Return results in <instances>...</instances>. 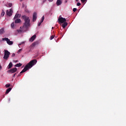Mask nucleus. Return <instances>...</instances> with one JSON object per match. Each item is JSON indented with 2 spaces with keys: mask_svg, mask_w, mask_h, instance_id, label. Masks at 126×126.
I'll use <instances>...</instances> for the list:
<instances>
[{
  "mask_svg": "<svg viewBox=\"0 0 126 126\" xmlns=\"http://www.w3.org/2000/svg\"><path fill=\"white\" fill-rule=\"evenodd\" d=\"M22 19L24 21V23L22 29V28L20 27V32H22L23 31L26 32L31 25L30 23V19L29 17L27 16L26 15L22 16Z\"/></svg>",
  "mask_w": 126,
  "mask_h": 126,
  "instance_id": "1",
  "label": "nucleus"
},
{
  "mask_svg": "<svg viewBox=\"0 0 126 126\" xmlns=\"http://www.w3.org/2000/svg\"><path fill=\"white\" fill-rule=\"evenodd\" d=\"M24 44V42H22L20 44H19V46H21V44Z\"/></svg>",
  "mask_w": 126,
  "mask_h": 126,
  "instance_id": "26",
  "label": "nucleus"
},
{
  "mask_svg": "<svg viewBox=\"0 0 126 126\" xmlns=\"http://www.w3.org/2000/svg\"><path fill=\"white\" fill-rule=\"evenodd\" d=\"M10 86V85L9 84H7L5 85L6 88H8Z\"/></svg>",
  "mask_w": 126,
  "mask_h": 126,
  "instance_id": "23",
  "label": "nucleus"
},
{
  "mask_svg": "<svg viewBox=\"0 0 126 126\" xmlns=\"http://www.w3.org/2000/svg\"><path fill=\"white\" fill-rule=\"evenodd\" d=\"M77 2H78V0H75Z\"/></svg>",
  "mask_w": 126,
  "mask_h": 126,
  "instance_id": "35",
  "label": "nucleus"
},
{
  "mask_svg": "<svg viewBox=\"0 0 126 126\" xmlns=\"http://www.w3.org/2000/svg\"><path fill=\"white\" fill-rule=\"evenodd\" d=\"M12 6V4L11 3H8L7 4V6L8 7H11Z\"/></svg>",
  "mask_w": 126,
  "mask_h": 126,
  "instance_id": "19",
  "label": "nucleus"
},
{
  "mask_svg": "<svg viewBox=\"0 0 126 126\" xmlns=\"http://www.w3.org/2000/svg\"><path fill=\"white\" fill-rule=\"evenodd\" d=\"M42 23H41L40 22L39 23H38V26H40L41 25Z\"/></svg>",
  "mask_w": 126,
  "mask_h": 126,
  "instance_id": "30",
  "label": "nucleus"
},
{
  "mask_svg": "<svg viewBox=\"0 0 126 126\" xmlns=\"http://www.w3.org/2000/svg\"><path fill=\"white\" fill-rule=\"evenodd\" d=\"M21 17V15L18 13H16V15H15V17H14V19L16 18H20Z\"/></svg>",
  "mask_w": 126,
  "mask_h": 126,
  "instance_id": "12",
  "label": "nucleus"
},
{
  "mask_svg": "<svg viewBox=\"0 0 126 126\" xmlns=\"http://www.w3.org/2000/svg\"><path fill=\"white\" fill-rule=\"evenodd\" d=\"M44 19H45L44 16H43L42 17V18H41V19L40 22H41V23H42L43 22Z\"/></svg>",
  "mask_w": 126,
  "mask_h": 126,
  "instance_id": "18",
  "label": "nucleus"
},
{
  "mask_svg": "<svg viewBox=\"0 0 126 126\" xmlns=\"http://www.w3.org/2000/svg\"><path fill=\"white\" fill-rule=\"evenodd\" d=\"M22 65V63H19L16 64V65H15V67H21Z\"/></svg>",
  "mask_w": 126,
  "mask_h": 126,
  "instance_id": "13",
  "label": "nucleus"
},
{
  "mask_svg": "<svg viewBox=\"0 0 126 126\" xmlns=\"http://www.w3.org/2000/svg\"><path fill=\"white\" fill-rule=\"evenodd\" d=\"M1 68H2V67H1V66L0 65V70L1 69Z\"/></svg>",
  "mask_w": 126,
  "mask_h": 126,
  "instance_id": "34",
  "label": "nucleus"
},
{
  "mask_svg": "<svg viewBox=\"0 0 126 126\" xmlns=\"http://www.w3.org/2000/svg\"><path fill=\"white\" fill-rule=\"evenodd\" d=\"M10 55V53L8 50H5L4 51V55L3 57V59L5 60H7L9 57Z\"/></svg>",
  "mask_w": 126,
  "mask_h": 126,
  "instance_id": "3",
  "label": "nucleus"
},
{
  "mask_svg": "<svg viewBox=\"0 0 126 126\" xmlns=\"http://www.w3.org/2000/svg\"><path fill=\"white\" fill-rule=\"evenodd\" d=\"M4 15H5V12H4V11L3 10H2V12H1V16L2 17H3V16H4Z\"/></svg>",
  "mask_w": 126,
  "mask_h": 126,
  "instance_id": "20",
  "label": "nucleus"
},
{
  "mask_svg": "<svg viewBox=\"0 0 126 126\" xmlns=\"http://www.w3.org/2000/svg\"><path fill=\"white\" fill-rule=\"evenodd\" d=\"M62 3V1L61 0H57L56 2V4L57 6L61 5Z\"/></svg>",
  "mask_w": 126,
  "mask_h": 126,
  "instance_id": "10",
  "label": "nucleus"
},
{
  "mask_svg": "<svg viewBox=\"0 0 126 126\" xmlns=\"http://www.w3.org/2000/svg\"><path fill=\"white\" fill-rule=\"evenodd\" d=\"M87 0H81V1L83 2H85L86 1H87Z\"/></svg>",
  "mask_w": 126,
  "mask_h": 126,
  "instance_id": "31",
  "label": "nucleus"
},
{
  "mask_svg": "<svg viewBox=\"0 0 126 126\" xmlns=\"http://www.w3.org/2000/svg\"><path fill=\"white\" fill-rule=\"evenodd\" d=\"M17 71V69L16 68H13L12 69H10V70H8V72L11 73H14Z\"/></svg>",
  "mask_w": 126,
  "mask_h": 126,
  "instance_id": "7",
  "label": "nucleus"
},
{
  "mask_svg": "<svg viewBox=\"0 0 126 126\" xmlns=\"http://www.w3.org/2000/svg\"><path fill=\"white\" fill-rule=\"evenodd\" d=\"M2 41H6L7 43L9 45H12L13 44V42L12 41H10V40L9 39H8V38H2Z\"/></svg>",
  "mask_w": 126,
  "mask_h": 126,
  "instance_id": "4",
  "label": "nucleus"
},
{
  "mask_svg": "<svg viewBox=\"0 0 126 126\" xmlns=\"http://www.w3.org/2000/svg\"><path fill=\"white\" fill-rule=\"evenodd\" d=\"M11 90H12V88H8V89H7L5 94H8L11 91Z\"/></svg>",
  "mask_w": 126,
  "mask_h": 126,
  "instance_id": "15",
  "label": "nucleus"
},
{
  "mask_svg": "<svg viewBox=\"0 0 126 126\" xmlns=\"http://www.w3.org/2000/svg\"><path fill=\"white\" fill-rule=\"evenodd\" d=\"M77 5L78 6H79L81 5V3H80V2H78V3H77Z\"/></svg>",
  "mask_w": 126,
  "mask_h": 126,
  "instance_id": "27",
  "label": "nucleus"
},
{
  "mask_svg": "<svg viewBox=\"0 0 126 126\" xmlns=\"http://www.w3.org/2000/svg\"><path fill=\"white\" fill-rule=\"evenodd\" d=\"M1 33H2V32H0V34H1Z\"/></svg>",
  "mask_w": 126,
  "mask_h": 126,
  "instance_id": "36",
  "label": "nucleus"
},
{
  "mask_svg": "<svg viewBox=\"0 0 126 126\" xmlns=\"http://www.w3.org/2000/svg\"><path fill=\"white\" fill-rule=\"evenodd\" d=\"M36 37V35L35 34L33 35L31 37V38L29 40L30 41H31V42H33L34 40L35 39Z\"/></svg>",
  "mask_w": 126,
  "mask_h": 126,
  "instance_id": "9",
  "label": "nucleus"
},
{
  "mask_svg": "<svg viewBox=\"0 0 126 126\" xmlns=\"http://www.w3.org/2000/svg\"><path fill=\"white\" fill-rule=\"evenodd\" d=\"M77 10V8H73V11H74V12H75Z\"/></svg>",
  "mask_w": 126,
  "mask_h": 126,
  "instance_id": "29",
  "label": "nucleus"
},
{
  "mask_svg": "<svg viewBox=\"0 0 126 126\" xmlns=\"http://www.w3.org/2000/svg\"><path fill=\"white\" fill-rule=\"evenodd\" d=\"M58 21H59V22L60 23H63L65 22L66 19H65V18L61 17V18H59L58 19Z\"/></svg>",
  "mask_w": 126,
  "mask_h": 126,
  "instance_id": "8",
  "label": "nucleus"
},
{
  "mask_svg": "<svg viewBox=\"0 0 126 126\" xmlns=\"http://www.w3.org/2000/svg\"><path fill=\"white\" fill-rule=\"evenodd\" d=\"M55 38V35H53L50 37V40H53V39Z\"/></svg>",
  "mask_w": 126,
  "mask_h": 126,
  "instance_id": "21",
  "label": "nucleus"
},
{
  "mask_svg": "<svg viewBox=\"0 0 126 126\" xmlns=\"http://www.w3.org/2000/svg\"><path fill=\"white\" fill-rule=\"evenodd\" d=\"M13 13V10L12 8L6 11V14L9 16H11L12 15Z\"/></svg>",
  "mask_w": 126,
  "mask_h": 126,
  "instance_id": "5",
  "label": "nucleus"
},
{
  "mask_svg": "<svg viewBox=\"0 0 126 126\" xmlns=\"http://www.w3.org/2000/svg\"><path fill=\"white\" fill-rule=\"evenodd\" d=\"M37 62V60L33 59L29 63H28L24 67V69L22 70V71L20 72L19 76H21V74L22 73H23L24 72H25L27 71L29 69L31 68L33 66L35 65Z\"/></svg>",
  "mask_w": 126,
  "mask_h": 126,
  "instance_id": "2",
  "label": "nucleus"
},
{
  "mask_svg": "<svg viewBox=\"0 0 126 126\" xmlns=\"http://www.w3.org/2000/svg\"><path fill=\"white\" fill-rule=\"evenodd\" d=\"M3 31H4V28H2L0 30V32H3Z\"/></svg>",
  "mask_w": 126,
  "mask_h": 126,
  "instance_id": "24",
  "label": "nucleus"
},
{
  "mask_svg": "<svg viewBox=\"0 0 126 126\" xmlns=\"http://www.w3.org/2000/svg\"><path fill=\"white\" fill-rule=\"evenodd\" d=\"M39 44L38 41H36L32 43V46L33 47H35L36 45H37Z\"/></svg>",
  "mask_w": 126,
  "mask_h": 126,
  "instance_id": "11",
  "label": "nucleus"
},
{
  "mask_svg": "<svg viewBox=\"0 0 126 126\" xmlns=\"http://www.w3.org/2000/svg\"><path fill=\"white\" fill-rule=\"evenodd\" d=\"M53 1H54V0H48V1L50 2H53Z\"/></svg>",
  "mask_w": 126,
  "mask_h": 126,
  "instance_id": "32",
  "label": "nucleus"
},
{
  "mask_svg": "<svg viewBox=\"0 0 126 126\" xmlns=\"http://www.w3.org/2000/svg\"><path fill=\"white\" fill-rule=\"evenodd\" d=\"M12 65H13V64H12V62H10L8 65V69L11 68Z\"/></svg>",
  "mask_w": 126,
  "mask_h": 126,
  "instance_id": "17",
  "label": "nucleus"
},
{
  "mask_svg": "<svg viewBox=\"0 0 126 126\" xmlns=\"http://www.w3.org/2000/svg\"><path fill=\"white\" fill-rule=\"evenodd\" d=\"M11 26L12 28H14V22H13L12 23V24L11 25Z\"/></svg>",
  "mask_w": 126,
  "mask_h": 126,
  "instance_id": "22",
  "label": "nucleus"
},
{
  "mask_svg": "<svg viewBox=\"0 0 126 126\" xmlns=\"http://www.w3.org/2000/svg\"><path fill=\"white\" fill-rule=\"evenodd\" d=\"M23 0H21V1H23Z\"/></svg>",
  "mask_w": 126,
  "mask_h": 126,
  "instance_id": "37",
  "label": "nucleus"
},
{
  "mask_svg": "<svg viewBox=\"0 0 126 126\" xmlns=\"http://www.w3.org/2000/svg\"><path fill=\"white\" fill-rule=\"evenodd\" d=\"M37 14L36 12H34L32 15V22L36 21L37 18Z\"/></svg>",
  "mask_w": 126,
  "mask_h": 126,
  "instance_id": "6",
  "label": "nucleus"
},
{
  "mask_svg": "<svg viewBox=\"0 0 126 126\" xmlns=\"http://www.w3.org/2000/svg\"><path fill=\"white\" fill-rule=\"evenodd\" d=\"M22 51V49H20L18 50V54L20 53Z\"/></svg>",
  "mask_w": 126,
  "mask_h": 126,
  "instance_id": "25",
  "label": "nucleus"
},
{
  "mask_svg": "<svg viewBox=\"0 0 126 126\" xmlns=\"http://www.w3.org/2000/svg\"><path fill=\"white\" fill-rule=\"evenodd\" d=\"M16 75V73H15V74L14 75H13V77L14 78Z\"/></svg>",
  "mask_w": 126,
  "mask_h": 126,
  "instance_id": "33",
  "label": "nucleus"
},
{
  "mask_svg": "<svg viewBox=\"0 0 126 126\" xmlns=\"http://www.w3.org/2000/svg\"><path fill=\"white\" fill-rule=\"evenodd\" d=\"M21 20L20 19H16L15 20V23H19L21 22Z\"/></svg>",
  "mask_w": 126,
  "mask_h": 126,
  "instance_id": "16",
  "label": "nucleus"
},
{
  "mask_svg": "<svg viewBox=\"0 0 126 126\" xmlns=\"http://www.w3.org/2000/svg\"><path fill=\"white\" fill-rule=\"evenodd\" d=\"M67 25V23L66 22L63 23V24L62 25V27L64 29L65 27Z\"/></svg>",
  "mask_w": 126,
  "mask_h": 126,
  "instance_id": "14",
  "label": "nucleus"
},
{
  "mask_svg": "<svg viewBox=\"0 0 126 126\" xmlns=\"http://www.w3.org/2000/svg\"><path fill=\"white\" fill-rule=\"evenodd\" d=\"M15 56V54L13 53V54H12V57H14Z\"/></svg>",
  "mask_w": 126,
  "mask_h": 126,
  "instance_id": "28",
  "label": "nucleus"
}]
</instances>
